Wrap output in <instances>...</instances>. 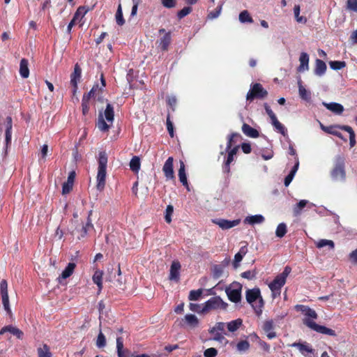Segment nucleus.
<instances>
[{
	"instance_id": "f257e3e1",
	"label": "nucleus",
	"mask_w": 357,
	"mask_h": 357,
	"mask_svg": "<svg viewBox=\"0 0 357 357\" xmlns=\"http://www.w3.org/2000/svg\"><path fill=\"white\" fill-rule=\"evenodd\" d=\"M114 119V107L107 104L104 112L98 114L96 126L102 132H107L112 127Z\"/></svg>"
},
{
	"instance_id": "f03ea898",
	"label": "nucleus",
	"mask_w": 357,
	"mask_h": 357,
	"mask_svg": "<svg viewBox=\"0 0 357 357\" xmlns=\"http://www.w3.org/2000/svg\"><path fill=\"white\" fill-rule=\"evenodd\" d=\"M107 165V154L105 152H100L98 157V173L96 176V188L99 191H102L105 186Z\"/></svg>"
},
{
	"instance_id": "7ed1b4c3",
	"label": "nucleus",
	"mask_w": 357,
	"mask_h": 357,
	"mask_svg": "<svg viewBox=\"0 0 357 357\" xmlns=\"http://www.w3.org/2000/svg\"><path fill=\"white\" fill-rule=\"evenodd\" d=\"M246 300L258 315L261 314L264 301L259 289H248L246 291Z\"/></svg>"
},
{
	"instance_id": "20e7f679",
	"label": "nucleus",
	"mask_w": 357,
	"mask_h": 357,
	"mask_svg": "<svg viewBox=\"0 0 357 357\" xmlns=\"http://www.w3.org/2000/svg\"><path fill=\"white\" fill-rule=\"evenodd\" d=\"M239 137L240 135L237 133H233L229 136L227 144V151H228V155L223 167V171L226 173L229 172V165L234 161V156L236 155V153L238 150V146H235L234 147L231 148L232 144L233 143L236 142V139Z\"/></svg>"
},
{
	"instance_id": "39448f33",
	"label": "nucleus",
	"mask_w": 357,
	"mask_h": 357,
	"mask_svg": "<svg viewBox=\"0 0 357 357\" xmlns=\"http://www.w3.org/2000/svg\"><path fill=\"white\" fill-rule=\"evenodd\" d=\"M291 268L286 266L282 273L277 275L274 280L269 284V288L272 291L273 296L280 295L282 287L285 284L286 279L291 273Z\"/></svg>"
},
{
	"instance_id": "423d86ee",
	"label": "nucleus",
	"mask_w": 357,
	"mask_h": 357,
	"mask_svg": "<svg viewBox=\"0 0 357 357\" xmlns=\"http://www.w3.org/2000/svg\"><path fill=\"white\" fill-rule=\"evenodd\" d=\"M242 286L238 282H234L228 287L225 291L229 299L234 303H238L241 299Z\"/></svg>"
},
{
	"instance_id": "0eeeda50",
	"label": "nucleus",
	"mask_w": 357,
	"mask_h": 357,
	"mask_svg": "<svg viewBox=\"0 0 357 357\" xmlns=\"http://www.w3.org/2000/svg\"><path fill=\"white\" fill-rule=\"evenodd\" d=\"M331 176L334 181H342L345 179L344 160L340 157H338L336 159L335 166L331 172Z\"/></svg>"
},
{
	"instance_id": "6e6552de",
	"label": "nucleus",
	"mask_w": 357,
	"mask_h": 357,
	"mask_svg": "<svg viewBox=\"0 0 357 357\" xmlns=\"http://www.w3.org/2000/svg\"><path fill=\"white\" fill-rule=\"evenodd\" d=\"M227 303L224 302L220 297H212L204 303V310H206L207 312L211 310H225L227 307Z\"/></svg>"
},
{
	"instance_id": "1a4fd4ad",
	"label": "nucleus",
	"mask_w": 357,
	"mask_h": 357,
	"mask_svg": "<svg viewBox=\"0 0 357 357\" xmlns=\"http://www.w3.org/2000/svg\"><path fill=\"white\" fill-rule=\"evenodd\" d=\"M225 327V324L223 322H218L215 324L214 326L208 330L210 334L213 335V337L212 338L213 340L222 342L225 340V338L223 335L221 334L220 332L224 331Z\"/></svg>"
},
{
	"instance_id": "9d476101",
	"label": "nucleus",
	"mask_w": 357,
	"mask_h": 357,
	"mask_svg": "<svg viewBox=\"0 0 357 357\" xmlns=\"http://www.w3.org/2000/svg\"><path fill=\"white\" fill-rule=\"evenodd\" d=\"M106 280L112 282L116 287H121L124 281L122 280L121 269H112L108 272Z\"/></svg>"
},
{
	"instance_id": "9b49d317",
	"label": "nucleus",
	"mask_w": 357,
	"mask_h": 357,
	"mask_svg": "<svg viewBox=\"0 0 357 357\" xmlns=\"http://www.w3.org/2000/svg\"><path fill=\"white\" fill-rule=\"evenodd\" d=\"M305 324L306 326H307L309 328H310L311 329H312L318 333H320L322 334H326V335H332V336L335 335V331L333 330L328 328L324 326H320V325L316 324L314 321L310 320L309 319H307L305 321Z\"/></svg>"
},
{
	"instance_id": "f8f14e48",
	"label": "nucleus",
	"mask_w": 357,
	"mask_h": 357,
	"mask_svg": "<svg viewBox=\"0 0 357 357\" xmlns=\"http://www.w3.org/2000/svg\"><path fill=\"white\" fill-rule=\"evenodd\" d=\"M267 94L266 91H265L261 84H255L253 85L252 88L249 91L247 94V100H252L255 97L258 98H264Z\"/></svg>"
},
{
	"instance_id": "ddd939ff",
	"label": "nucleus",
	"mask_w": 357,
	"mask_h": 357,
	"mask_svg": "<svg viewBox=\"0 0 357 357\" xmlns=\"http://www.w3.org/2000/svg\"><path fill=\"white\" fill-rule=\"evenodd\" d=\"M291 346L292 347H296L299 351L305 357H315L314 354V350L309 344L306 342H294Z\"/></svg>"
},
{
	"instance_id": "4468645a",
	"label": "nucleus",
	"mask_w": 357,
	"mask_h": 357,
	"mask_svg": "<svg viewBox=\"0 0 357 357\" xmlns=\"http://www.w3.org/2000/svg\"><path fill=\"white\" fill-rule=\"evenodd\" d=\"M212 222L218 225L219 227H220L222 229H229L231 228H233L237 225H238L241 222V220L239 219L234 220H229L226 219H214L212 220Z\"/></svg>"
},
{
	"instance_id": "2eb2a0df",
	"label": "nucleus",
	"mask_w": 357,
	"mask_h": 357,
	"mask_svg": "<svg viewBox=\"0 0 357 357\" xmlns=\"http://www.w3.org/2000/svg\"><path fill=\"white\" fill-rule=\"evenodd\" d=\"M297 310L301 312L305 316V319H303V323L305 324V321L307 319H309L310 320L313 321L314 319H316L317 318V314L316 312L305 305H296V306Z\"/></svg>"
},
{
	"instance_id": "dca6fc26",
	"label": "nucleus",
	"mask_w": 357,
	"mask_h": 357,
	"mask_svg": "<svg viewBox=\"0 0 357 357\" xmlns=\"http://www.w3.org/2000/svg\"><path fill=\"white\" fill-rule=\"evenodd\" d=\"M81 77V68L76 64L74 68V72L70 76V83L73 86V93L75 94L77 90V83Z\"/></svg>"
},
{
	"instance_id": "f3484780",
	"label": "nucleus",
	"mask_w": 357,
	"mask_h": 357,
	"mask_svg": "<svg viewBox=\"0 0 357 357\" xmlns=\"http://www.w3.org/2000/svg\"><path fill=\"white\" fill-rule=\"evenodd\" d=\"M180 269L181 264L178 261H174L172 262L170 271H169V278L170 280L178 281L180 276Z\"/></svg>"
},
{
	"instance_id": "a211bd4d",
	"label": "nucleus",
	"mask_w": 357,
	"mask_h": 357,
	"mask_svg": "<svg viewBox=\"0 0 357 357\" xmlns=\"http://www.w3.org/2000/svg\"><path fill=\"white\" fill-rule=\"evenodd\" d=\"M173 161L174 159L172 157L168 158L162 167L163 172L167 178L168 179H172L174 176L173 169Z\"/></svg>"
},
{
	"instance_id": "6ab92c4d",
	"label": "nucleus",
	"mask_w": 357,
	"mask_h": 357,
	"mask_svg": "<svg viewBox=\"0 0 357 357\" xmlns=\"http://www.w3.org/2000/svg\"><path fill=\"white\" fill-rule=\"evenodd\" d=\"M92 214V211H89V215L87 218V222L85 225H83L81 228L77 229V232L79 234V238H84L86 236L87 231L89 229L93 228V225L91 222V215Z\"/></svg>"
},
{
	"instance_id": "aec40b11",
	"label": "nucleus",
	"mask_w": 357,
	"mask_h": 357,
	"mask_svg": "<svg viewBox=\"0 0 357 357\" xmlns=\"http://www.w3.org/2000/svg\"><path fill=\"white\" fill-rule=\"evenodd\" d=\"M274 324L272 320H267L263 324V330L268 339H273L276 337L273 331Z\"/></svg>"
},
{
	"instance_id": "412c9836",
	"label": "nucleus",
	"mask_w": 357,
	"mask_h": 357,
	"mask_svg": "<svg viewBox=\"0 0 357 357\" xmlns=\"http://www.w3.org/2000/svg\"><path fill=\"white\" fill-rule=\"evenodd\" d=\"M6 332H9L15 335L18 339H22L23 332L19 328L11 325L3 327L0 331V335L4 334Z\"/></svg>"
},
{
	"instance_id": "4be33fe9",
	"label": "nucleus",
	"mask_w": 357,
	"mask_h": 357,
	"mask_svg": "<svg viewBox=\"0 0 357 357\" xmlns=\"http://www.w3.org/2000/svg\"><path fill=\"white\" fill-rule=\"evenodd\" d=\"M248 252L247 245H245L242 246L239 251L235 255L234 259L233 262V266L235 268H238L240 262L242 261L243 257Z\"/></svg>"
},
{
	"instance_id": "5701e85b",
	"label": "nucleus",
	"mask_w": 357,
	"mask_h": 357,
	"mask_svg": "<svg viewBox=\"0 0 357 357\" xmlns=\"http://www.w3.org/2000/svg\"><path fill=\"white\" fill-rule=\"evenodd\" d=\"M265 218L262 215H248L244 219V223L248 224L251 225H254L256 224H261L264 222Z\"/></svg>"
},
{
	"instance_id": "b1692460",
	"label": "nucleus",
	"mask_w": 357,
	"mask_h": 357,
	"mask_svg": "<svg viewBox=\"0 0 357 357\" xmlns=\"http://www.w3.org/2000/svg\"><path fill=\"white\" fill-rule=\"evenodd\" d=\"M300 65L298 68V70L300 72H304L309 68V56L305 52H302L299 58Z\"/></svg>"
},
{
	"instance_id": "393cba45",
	"label": "nucleus",
	"mask_w": 357,
	"mask_h": 357,
	"mask_svg": "<svg viewBox=\"0 0 357 357\" xmlns=\"http://www.w3.org/2000/svg\"><path fill=\"white\" fill-rule=\"evenodd\" d=\"M76 264L75 263H69L58 278L59 282L61 283L62 280L69 278L73 273Z\"/></svg>"
},
{
	"instance_id": "a878e982",
	"label": "nucleus",
	"mask_w": 357,
	"mask_h": 357,
	"mask_svg": "<svg viewBox=\"0 0 357 357\" xmlns=\"http://www.w3.org/2000/svg\"><path fill=\"white\" fill-rule=\"evenodd\" d=\"M324 106L327 108L328 110L331 111L332 112L336 114H340L344 111L343 106L337 102H323Z\"/></svg>"
},
{
	"instance_id": "bb28decb",
	"label": "nucleus",
	"mask_w": 357,
	"mask_h": 357,
	"mask_svg": "<svg viewBox=\"0 0 357 357\" xmlns=\"http://www.w3.org/2000/svg\"><path fill=\"white\" fill-rule=\"evenodd\" d=\"M340 126H333L326 127V126H324L322 124H321V128L322 130H324V132H326L327 133L337 136V137L346 141V139H344L342 135L337 130V129H340Z\"/></svg>"
},
{
	"instance_id": "cd10ccee",
	"label": "nucleus",
	"mask_w": 357,
	"mask_h": 357,
	"mask_svg": "<svg viewBox=\"0 0 357 357\" xmlns=\"http://www.w3.org/2000/svg\"><path fill=\"white\" fill-rule=\"evenodd\" d=\"M183 321L191 328H195L198 326L199 321L198 318L192 314H188L184 317Z\"/></svg>"
},
{
	"instance_id": "c85d7f7f",
	"label": "nucleus",
	"mask_w": 357,
	"mask_h": 357,
	"mask_svg": "<svg viewBox=\"0 0 357 357\" xmlns=\"http://www.w3.org/2000/svg\"><path fill=\"white\" fill-rule=\"evenodd\" d=\"M298 93L301 98L305 101H310L311 100V93L307 91L302 84L301 79L298 81Z\"/></svg>"
},
{
	"instance_id": "c756f323",
	"label": "nucleus",
	"mask_w": 357,
	"mask_h": 357,
	"mask_svg": "<svg viewBox=\"0 0 357 357\" xmlns=\"http://www.w3.org/2000/svg\"><path fill=\"white\" fill-rule=\"evenodd\" d=\"M178 177L181 183L189 190L187 176L185 170V165L183 161H180V168L178 169Z\"/></svg>"
},
{
	"instance_id": "7c9ffc66",
	"label": "nucleus",
	"mask_w": 357,
	"mask_h": 357,
	"mask_svg": "<svg viewBox=\"0 0 357 357\" xmlns=\"http://www.w3.org/2000/svg\"><path fill=\"white\" fill-rule=\"evenodd\" d=\"M102 275L103 272L102 271L96 270L92 277L93 282L98 286V294H100L102 289Z\"/></svg>"
},
{
	"instance_id": "2f4dec72",
	"label": "nucleus",
	"mask_w": 357,
	"mask_h": 357,
	"mask_svg": "<svg viewBox=\"0 0 357 357\" xmlns=\"http://www.w3.org/2000/svg\"><path fill=\"white\" fill-rule=\"evenodd\" d=\"M242 131L250 137L256 138L259 136V132L246 123L243 125Z\"/></svg>"
},
{
	"instance_id": "473e14b6",
	"label": "nucleus",
	"mask_w": 357,
	"mask_h": 357,
	"mask_svg": "<svg viewBox=\"0 0 357 357\" xmlns=\"http://www.w3.org/2000/svg\"><path fill=\"white\" fill-rule=\"evenodd\" d=\"M20 74L23 78H27L29 75L28 61L25 59H22L20 61Z\"/></svg>"
},
{
	"instance_id": "72a5a7b5",
	"label": "nucleus",
	"mask_w": 357,
	"mask_h": 357,
	"mask_svg": "<svg viewBox=\"0 0 357 357\" xmlns=\"http://www.w3.org/2000/svg\"><path fill=\"white\" fill-rule=\"evenodd\" d=\"M326 70V63L320 59H317L316 60V66H315V70H314L315 74L317 75L321 76L325 73Z\"/></svg>"
},
{
	"instance_id": "f704fd0d",
	"label": "nucleus",
	"mask_w": 357,
	"mask_h": 357,
	"mask_svg": "<svg viewBox=\"0 0 357 357\" xmlns=\"http://www.w3.org/2000/svg\"><path fill=\"white\" fill-rule=\"evenodd\" d=\"M242 323L243 321L241 319L231 321L227 324V329L229 332H235L240 328V326L242 325Z\"/></svg>"
},
{
	"instance_id": "c9c22d12",
	"label": "nucleus",
	"mask_w": 357,
	"mask_h": 357,
	"mask_svg": "<svg viewBox=\"0 0 357 357\" xmlns=\"http://www.w3.org/2000/svg\"><path fill=\"white\" fill-rule=\"evenodd\" d=\"M298 165H299V162L297 160L295 165L293 167L292 169L291 170L290 173L285 177V179H284L285 186H288L292 181L294 177L298 170Z\"/></svg>"
},
{
	"instance_id": "e433bc0d",
	"label": "nucleus",
	"mask_w": 357,
	"mask_h": 357,
	"mask_svg": "<svg viewBox=\"0 0 357 357\" xmlns=\"http://www.w3.org/2000/svg\"><path fill=\"white\" fill-rule=\"evenodd\" d=\"M340 130H345L349 132L350 146L351 147L354 146L356 144V139H355L356 135H355V133H354L353 129L349 126H340Z\"/></svg>"
},
{
	"instance_id": "4c0bfd02",
	"label": "nucleus",
	"mask_w": 357,
	"mask_h": 357,
	"mask_svg": "<svg viewBox=\"0 0 357 357\" xmlns=\"http://www.w3.org/2000/svg\"><path fill=\"white\" fill-rule=\"evenodd\" d=\"M301 7L299 5H295L294 7V14L296 18V20L298 23L305 24L307 22V19L305 17L300 15Z\"/></svg>"
},
{
	"instance_id": "58836bf2",
	"label": "nucleus",
	"mask_w": 357,
	"mask_h": 357,
	"mask_svg": "<svg viewBox=\"0 0 357 357\" xmlns=\"http://www.w3.org/2000/svg\"><path fill=\"white\" fill-rule=\"evenodd\" d=\"M308 201L305 199L301 200L296 205H295L293 208L294 215L295 216H298L301 213L302 209L306 206L308 204Z\"/></svg>"
},
{
	"instance_id": "ea45409f",
	"label": "nucleus",
	"mask_w": 357,
	"mask_h": 357,
	"mask_svg": "<svg viewBox=\"0 0 357 357\" xmlns=\"http://www.w3.org/2000/svg\"><path fill=\"white\" fill-rule=\"evenodd\" d=\"M271 123L279 132L284 136L286 135L287 130L284 126L278 120L277 117L271 119Z\"/></svg>"
},
{
	"instance_id": "a19ab883",
	"label": "nucleus",
	"mask_w": 357,
	"mask_h": 357,
	"mask_svg": "<svg viewBox=\"0 0 357 357\" xmlns=\"http://www.w3.org/2000/svg\"><path fill=\"white\" fill-rule=\"evenodd\" d=\"M250 344L247 340H241L236 344V349L239 353H245L250 349Z\"/></svg>"
},
{
	"instance_id": "79ce46f5",
	"label": "nucleus",
	"mask_w": 357,
	"mask_h": 357,
	"mask_svg": "<svg viewBox=\"0 0 357 357\" xmlns=\"http://www.w3.org/2000/svg\"><path fill=\"white\" fill-rule=\"evenodd\" d=\"M130 168L135 172H138L140 169V159L137 156H134L130 162Z\"/></svg>"
},
{
	"instance_id": "37998d69",
	"label": "nucleus",
	"mask_w": 357,
	"mask_h": 357,
	"mask_svg": "<svg viewBox=\"0 0 357 357\" xmlns=\"http://www.w3.org/2000/svg\"><path fill=\"white\" fill-rule=\"evenodd\" d=\"M238 18L241 23H252L253 22V20L248 10H243L241 12Z\"/></svg>"
},
{
	"instance_id": "c03bdc74",
	"label": "nucleus",
	"mask_w": 357,
	"mask_h": 357,
	"mask_svg": "<svg viewBox=\"0 0 357 357\" xmlns=\"http://www.w3.org/2000/svg\"><path fill=\"white\" fill-rule=\"evenodd\" d=\"M115 19L117 24L122 26L125 23V20L123 17V11L121 4L119 3L117 8V10L115 15Z\"/></svg>"
},
{
	"instance_id": "a18cd8bd",
	"label": "nucleus",
	"mask_w": 357,
	"mask_h": 357,
	"mask_svg": "<svg viewBox=\"0 0 357 357\" xmlns=\"http://www.w3.org/2000/svg\"><path fill=\"white\" fill-rule=\"evenodd\" d=\"M88 10H89L84 6L79 7L77 11L75 12L73 18L77 21L82 20L86 14Z\"/></svg>"
},
{
	"instance_id": "49530a36",
	"label": "nucleus",
	"mask_w": 357,
	"mask_h": 357,
	"mask_svg": "<svg viewBox=\"0 0 357 357\" xmlns=\"http://www.w3.org/2000/svg\"><path fill=\"white\" fill-rule=\"evenodd\" d=\"M189 309L192 312L199 314H204L206 312V310H204V304L203 306H202L201 305L191 303L189 305Z\"/></svg>"
},
{
	"instance_id": "de8ad7c7",
	"label": "nucleus",
	"mask_w": 357,
	"mask_h": 357,
	"mask_svg": "<svg viewBox=\"0 0 357 357\" xmlns=\"http://www.w3.org/2000/svg\"><path fill=\"white\" fill-rule=\"evenodd\" d=\"M38 354L39 357H52L50 349L46 344L38 349Z\"/></svg>"
},
{
	"instance_id": "09e8293b",
	"label": "nucleus",
	"mask_w": 357,
	"mask_h": 357,
	"mask_svg": "<svg viewBox=\"0 0 357 357\" xmlns=\"http://www.w3.org/2000/svg\"><path fill=\"white\" fill-rule=\"evenodd\" d=\"M171 37L169 33H166L163 38L160 39V47L162 50H167V47L169 46L170 43Z\"/></svg>"
},
{
	"instance_id": "8fccbe9b",
	"label": "nucleus",
	"mask_w": 357,
	"mask_h": 357,
	"mask_svg": "<svg viewBox=\"0 0 357 357\" xmlns=\"http://www.w3.org/2000/svg\"><path fill=\"white\" fill-rule=\"evenodd\" d=\"M317 247L321 248L325 246H329L331 249L334 248V243L331 240L321 239L316 243Z\"/></svg>"
},
{
	"instance_id": "3c124183",
	"label": "nucleus",
	"mask_w": 357,
	"mask_h": 357,
	"mask_svg": "<svg viewBox=\"0 0 357 357\" xmlns=\"http://www.w3.org/2000/svg\"><path fill=\"white\" fill-rule=\"evenodd\" d=\"M287 233V226L284 223H280L277 227L275 234L278 237L282 238Z\"/></svg>"
},
{
	"instance_id": "603ef678",
	"label": "nucleus",
	"mask_w": 357,
	"mask_h": 357,
	"mask_svg": "<svg viewBox=\"0 0 357 357\" xmlns=\"http://www.w3.org/2000/svg\"><path fill=\"white\" fill-rule=\"evenodd\" d=\"M1 300L4 310L7 312L8 314H11L12 312L10 307L8 295L1 296Z\"/></svg>"
},
{
	"instance_id": "864d4df0",
	"label": "nucleus",
	"mask_w": 357,
	"mask_h": 357,
	"mask_svg": "<svg viewBox=\"0 0 357 357\" xmlns=\"http://www.w3.org/2000/svg\"><path fill=\"white\" fill-rule=\"evenodd\" d=\"M106 345V338L104 334L100 331L97 340H96V346L98 348H102Z\"/></svg>"
},
{
	"instance_id": "5fc2aeb1",
	"label": "nucleus",
	"mask_w": 357,
	"mask_h": 357,
	"mask_svg": "<svg viewBox=\"0 0 357 357\" xmlns=\"http://www.w3.org/2000/svg\"><path fill=\"white\" fill-rule=\"evenodd\" d=\"M202 294V289L192 290L189 294L188 298L190 301H197L199 299Z\"/></svg>"
},
{
	"instance_id": "6e6d98bb",
	"label": "nucleus",
	"mask_w": 357,
	"mask_h": 357,
	"mask_svg": "<svg viewBox=\"0 0 357 357\" xmlns=\"http://www.w3.org/2000/svg\"><path fill=\"white\" fill-rule=\"evenodd\" d=\"M174 212V208L172 205H168L167 206L166 211H165V221L167 223H170L172 222V215Z\"/></svg>"
},
{
	"instance_id": "4d7b16f0",
	"label": "nucleus",
	"mask_w": 357,
	"mask_h": 357,
	"mask_svg": "<svg viewBox=\"0 0 357 357\" xmlns=\"http://www.w3.org/2000/svg\"><path fill=\"white\" fill-rule=\"evenodd\" d=\"M347 8L357 13V0H347Z\"/></svg>"
},
{
	"instance_id": "13d9d810",
	"label": "nucleus",
	"mask_w": 357,
	"mask_h": 357,
	"mask_svg": "<svg viewBox=\"0 0 357 357\" xmlns=\"http://www.w3.org/2000/svg\"><path fill=\"white\" fill-rule=\"evenodd\" d=\"M223 3H221L217 8L215 12H211L208 14V18L210 19H215L217 18L221 13L222 10Z\"/></svg>"
},
{
	"instance_id": "bf43d9fd",
	"label": "nucleus",
	"mask_w": 357,
	"mask_h": 357,
	"mask_svg": "<svg viewBox=\"0 0 357 357\" xmlns=\"http://www.w3.org/2000/svg\"><path fill=\"white\" fill-rule=\"evenodd\" d=\"M218 355V350L213 347L208 348L204 351V357H215Z\"/></svg>"
},
{
	"instance_id": "052dcab7",
	"label": "nucleus",
	"mask_w": 357,
	"mask_h": 357,
	"mask_svg": "<svg viewBox=\"0 0 357 357\" xmlns=\"http://www.w3.org/2000/svg\"><path fill=\"white\" fill-rule=\"evenodd\" d=\"M329 64L330 67L333 70H340L345 66L344 61H331Z\"/></svg>"
},
{
	"instance_id": "680f3d73",
	"label": "nucleus",
	"mask_w": 357,
	"mask_h": 357,
	"mask_svg": "<svg viewBox=\"0 0 357 357\" xmlns=\"http://www.w3.org/2000/svg\"><path fill=\"white\" fill-rule=\"evenodd\" d=\"M73 184L70 183V182H65L63 184V187H62V194L63 195H66L68 193H69L71 190L73 189Z\"/></svg>"
},
{
	"instance_id": "e2e57ef3",
	"label": "nucleus",
	"mask_w": 357,
	"mask_h": 357,
	"mask_svg": "<svg viewBox=\"0 0 357 357\" xmlns=\"http://www.w3.org/2000/svg\"><path fill=\"white\" fill-rule=\"evenodd\" d=\"M1 295H8V284L6 280H3L0 283Z\"/></svg>"
},
{
	"instance_id": "0e129e2a",
	"label": "nucleus",
	"mask_w": 357,
	"mask_h": 357,
	"mask_svg": "<svg viewBox=\"0 0 357 357\" xmlns=\"http://www.w3.org/2000/svg\"><path fill=\"white\" fill-rule=\"evenodd\" d=\"M191 11L192 8L190 7H184L178 12V17L181 19L190 13Z\"/></svg>"
},
{
	"instance_id": "69168bd1",
	"label": "nucleus",
	"mask_w": 357,
	"mask_h": 357,
	"mask_svg": "<svg viewBox=\"0 0 357 357\" xmlns=\"http://www.w3.org/2000/svg\"><path fill=\"white\" fill-rule=\"evenodd\" d=\"M123 347V340L121 337H117L116 339V349L118 355L119 357L122 356V349Z\"/></svg>"
},
{
	"instance_id": "338daca9",
	"label": "nucleus",
	"mask_w": 357,
	"mask_h": 357,
	"mask_svg": "<svg viewBox=\"0 0 357 357\" xmlns=\"http://www.w3.org/2000/svg\"><path fill=\"white\" fill-rule=\"evenodd\" d=\"M162 5L168 8H173L176 5L175 0H162Z\"/></svg>"
},
{
	"instance_id": "774afa93",
	"label": "nucleus",
	"mask_w": 357,
	"mask_h": 357,
	"mask_svg": "<svg viewBox=\"0 0 357 357\" xmlns=\"http://www.w3.org/2000/svg\"><path fill=\"white\" fill-rule=\"evenodd\" d=\"M350 260L357 264V248L349 254Z\"/></svg>"
}]
</instances>
